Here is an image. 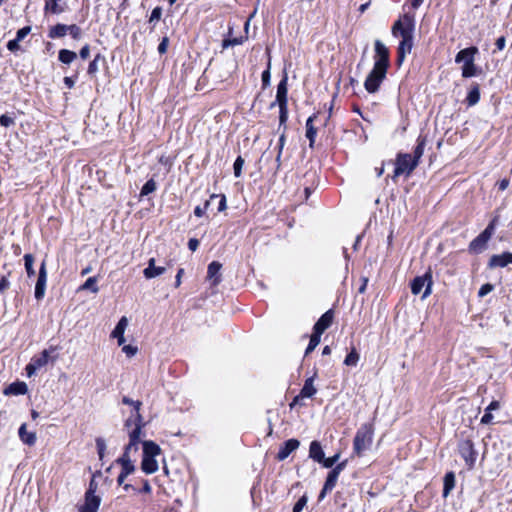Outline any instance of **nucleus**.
I'll use <instances>...</instances> for the list:
<instances>
[{
	"mask_svg": "<svg viewBox=\"0 0 512 512\" xmlns=\"http://www.w3.org/2000/svg\"><path fill=\"white\" fill-rule=\"evenodd\" d=\"M128 324V318L126 316L121 317L111 333V337L117 339L119 346H122L125 343L124 333L128 327Z\"/></svg>",
	"mask_w": 512,
	"mask_h": 512,
	"instance_id": "obj_13",
	"label": "nucleus"
},
{
	"mask_svg": "<svg viewBox=\"0 0 512 512\" xmlns=\"http://www.w3.org/2000/svg\"><path fill=\"white\" fill-rule=\"evenodd\" d=\"M477 53L478 49L476 47L465 48L457 53L455 62L462 64L461 71L464 78L474 77L479 74L480 71L474 63Z\"/></svg>",
	"mask_w": 512,
	"mask_h": 512,
	"instance_id": "obj_5",
	"label": "nucleus"
},
{
	"mask_svg": "<svg viewBox=\"0 0 512 512\" xmlns=\"http://www.w3.org/2000/svg\"><path fill=\"white\" fill-rule=\"evenodd\" d=\"M98 279L96 277H89L79 288L78 291L90 290L92 293H97L99 288L97 286Z\"/></svg>",
	"mask_w": 512,
	"mask_h": 512,
	"instance_id": "obj_34",
	"label": "nucleus"
},
{
	"mask_svg": "<svg viewBox=\"0 0 512 512\" xmlns=\"http://www.w3.org/2000/svg\"><path fill=\"white\" fill-rule=\"evenodd\" d=\"M309 457L314 461L322 464L325 454L318 441H312L309 448Z\"/></svg>",
	"mask_w": 512,
	"mask_h": 512,
	"instance_id": "obj_20",
	"label": "nucleus"
},
{
	"mask_svg": "<svg viewBox=\"0 0 512 512\" xmlns=\"http://www.w3.org/2000/svg\"><path fill=\"white\" fill-rule=\"evenodd\" d=\"M154 258L149 259L148 266L144 269L143 274L146 279H152L162 275L166 269L162 266H156Z\"/></svg>",
	"mask_w": 512,
	"mask_h": 512,
	"instance_id": "obj_17",
	"label": "nucleus"
},
{
	"mask_svg": "<svg viewBox=\"0 0 512 512\" xmlns=\"http://www.w3.org/2000/svg\"><path fill=\"white\" fill-rule=\"evenodd\" d=\"M19 40H17L16 38L13 39V40H10L7 44V48L11 51V52H16L20 49V46H19Z\"/></svg>",
	"mask_w": 512,
	"mask_h": 512,
	"instance_id": "obj_55",
	"label": "nucleus"
},
{
	"mask_svg": "<svg viewBox=\"0 0 512 512\" xmlns=\"http://www.w3.org/2000/svg\"><path fill=\"white\" fill-rule=\"evenodd\" d=\"M58 58L60 62L64 64H70L77 58V54L74 51L68 49H61L59 51Z\"/></svg>",
	"mask_w": 512,
	"mask_h": 512,
	"instance_id": "obj_32",
	"label": "nucleus"
},
{
	"mask_svg": "<svg viewBox=\"0 0 512 512\" xmlns=\"http://www.w3.org/2000/svg\"><path fill=\"white\" fill-rule=\"evenodd\" d=\"M315 118H316V115H313V116H310L306 121V137L310 141V147L313 146V143H314V140H315V137L317 134V130L313 125V121Z\"/></svg>",
	"mask_w": 512,
	"mask_h": 512,
	"instance_id": "obj_28",
	"label": "nucleus"
},
{
	"mask_svg": "<svg viewBox=\"0 0 512 512\" xmlns=\"http://www.w3.org/2000/svg\"><path fill=\"white\" fill-rule=\"evenodd\" d=\"M221 267V264L216 261L211 262L208 266V278L212 281L213 285H217L220 282Z\"/></svg>",
	"mask_w": 512,
	"mask_h": 512,
	"instance_id": "obj_24",
	"label": "nucleus"
},
{
	"mask_svg": "<svg viewBox=\"0 0 512 512\" xmlns=\"http://www.w3.org/2000/svg\"><path fill=\"white\" fill-rule=\"evenodd\" d=\"M287 77L285 76L277 86L276 101L279 108H283L287 105Z\"/></svg>",
	"mask_w": 512,
	"mask_h": 512,
	"instance_id": "obj_18",
	"label": "nucleus"
},
{
	"mask_svg": "<svg viewBox=\"0 0 512 512\" xmlns=\"http://www.w3.org/2000/svg\"><path fill=\"white\" fill-rule=\"evenodd\" d=\"M24 262H25L24 265H25V269H26L27 275L29 277L35 275L34 257L31 254H26L24 256Z\"/></svg>",
	"mask_w": 512,
	"mask_h": 512,
	"instance_id": "obj_37",
	"label": "nucleus"
},
{
	"mask_svg": "<svg viewBox=\"0 0 512 512\" xmlns=\"http://www.w3.org/2000/svg\"><path fill=\"white\" fill-rule=\"evenodd\" d=\"M455 487V475L453 472H448L444 476V489L443 496L447 497Z\"/></svg>",
	"mask_w": 512,
	"mask_h": 512,
	"instance_id": "obj_29",
	"label": "nucleus"
},
{
	"mask_svg": "<svg viewBox=\"0 0 512 512\" xmlns=\"http://www.w3.org/2000/svg\"><path fill=\"white\" fill-rule=\"evenodd\" d=\"M19 438L24 444L29 446L34 445L37 439L35 432L27 431V425L25 423L19 428Z\"/></svg>",
	"mask_w": 512,
	"mask_h": 512,
	"instance_id": "obj_21",
	"label": "nucleus"
},
{
	"mask_svg": "<svg viewBox=\"0 0 512 512\" xmlns=\"http://www.w3.org/2000/svg\"><path fill=\"white\" fill-rule=\"evenodd\" d=\"M461 455L469 469H472L476 461V453L473 450L472 445L467 444L465 447H463L461 450Z\"/></svg>",
	"mask_w": 512,
	"mask_h": 512,
	"instance_id": "obj_23",
	"label": "nucleus"
},
{
	"mask_svg": "<svg viewBox=\"0 0 512 512\" xmlns=\"http://www.w3.org/2000/svg\"><path fill=\"white\" fill-rule=\"evenodd\" d=\"M157 188L156 182L153 179L148 180L142 187L140 196H146L154 192Z\"/></svg>",
	"mask_w": 512,
	"mask_h": 512,
	"instance_id": "obj_38",
	"label": "nucleus"
},
{
	"mask_svg": "<svg viewBox=\"0 0 512 512\" xmlns=\"http://www.w3.org/2000/svg\"><path fill=\"white\" fill-rule=\"evenodd\" d=\"M284 144H285V135L282 134L279 138V147H278V155L276 157V161L277 162H280V157H281V153H282V150H283V147H284Z\"/></svg>",
	"mask_w": 512,
	"mask_h": 512,
	"instance_id": "obj_58",
	"label": "nucleus"
},
{
	"mask_svg": "<svg viewBox=\"0 0 512 512\" xmlns=\"http://www.w3.org/2000/svg\"><path fill=\"white\" fill-rule=\"evenodd\" d=\"M210 205V201H206L204 206L201 207V206H197L195 209H194V214L197 216V217H202L205 212L207 211L208 207Z\"/></svg>",
	"mask_w": 512,
	"mask_h": 512,
	"instance_id": "obj_52",
	"label": "nucleus"
},
{
	"mask_svg": "<svg viewBox=\"0 0 512 512\" xmlns=\"http://www.w3.org/2000/svg\"><path fill=\"white\" fill-rule=\"evenodd\" d=\"M317 392L316 387L314 386V377H310L305 380V383L300 391V395L303 398H311Z\"/></svg>",
	"mask_w": 512,
	"mask_h": 512,
	"instance_id": "obj_25",
	"label": "nucleus"
},
{
	"mask_svg": "<svg viewBox=\"0 0 512 512\" xmlns=\"http://www.w3.org/2000/svg\"><path fill=\"white\" fill-rule=\"evenodd\" d=\"M90 55V47L89 45H85L80 50V57L82 59H87Z\"/></svg>",
	"mask_w": 512,
	"mask_h": 512,
	"instance_id": "obj_62",
	"label": "nucleus"
},
{
	"mask_svg": "<svg viewBox=\"0 0 512 512\" xmlns=\"http://www.w3.org/2000/svg\"><path fill=\"white\" fill-rule=\"evenodd\" d=\"M493 232H494V223H490L486 229L481 232L479 235L486 240V242H488L490 240V238L492 237L493 235Z\"/></svg>",
	"mask_w": 512,
	"mask_h": 512,
	"instance_id": "obj_45",
	"label": "nucleus"
},
{
	"mask_svg": "<svg viewBox=\"0 0 512 512\" xmlns=\"http://www.w3.org/2000/svg\"><path fill=\"white\" fill-rule=\"evenodd\" d=\"M373 440V429L369 424H364L357 431L354 441H353V452L357 456H362V454L369 449Z\"/></svg>",
	"mask_w": 512,
	"mask_h": 512,
	"instance_id": "obj_6",
	"label": "nucleus"
},
{
	"mask_svg": "<svg viewBox=\"0 0 512 512\" xmlns=\"http://www.w3.org/2000/svg\"><path fill=\"white\" fill-rule=\"evenodd\" d=\"M168 44H169V40L167 37H164L162 39V41L160 42V44L158 45V52L160 54H164L167 52V49H168Z\"/></svg>",
	"mask_w": 512,
	"mask_h": 512,
	"instance_id": "obj_54",
	"label": "nucleus"
},
{
	"mask_svg": "<svg viewBox=\"0 0 512 512\" xmlns=\"http://www.w3.org/2000/svg\"><path fill=\"white\" fill-rule=\"evenodd\" d=\"M300 445V442L296 439L287 440L283 447L280 448L277 459L282 461L285 460L293 451H295Z\"/></svg>",
	"mask_w": 512,
	"mask_h": 512,
	"instance_id": "obj_16",
	"label": "nucleus"
},
{
	"mask_svg": "<svg viewBox=\"0 0 512 512\" xmlns=\"http://www.w3.org/2000/svg\"><path fill=\"white\" fill-rule=\"evenodd\" d=\"M243 165H244V159L241 156L237 157V159L234 162V166H233L235 177L241 176Z\"/></svg>",
	"mask_w": 512,
	"mask_h": 512,
	"instance_id": "obj_42",
	"label": "nucleus"
},
{
	"mask_svg": "<svg viewBox=\"0 0 512 512\" xmlns=\"http://www.w3.org/2000/svg\"><path fill=\"white\" fill-rule=\"evenodd\" d=\"M333 312L328 310L325 312L320 319L314 325V332L322 335V333L332 324Z\"/></svg>",
	"mask_w": 512,
	"mask_h": 512,
	"instance_id": "obj_15",
	"label": "nucleus"
},
{
	"mask_svg": "<svg viewBox=\"0 0 512 512\" xmlns=\"http://www.w3.org/2000/svg\"><path fill=\"white\" fill-rule=\"evenodd\" d=\"M347 466V460H344L338 463L331 471L336 472L338 475L345 469Z\"/></svg>",
	"mask_w": 512,
	"mask_h": 512,
	"instance_id": "obj_61",
	"label": "nucleus"
},
{
	"mask_svg": "<svg viewBox=\"0 0 512 512\" xmlns=\"http://www.w3.org/2000/svg\"><path fill=\"white\" fill-rule=\"evenodd\" d=\"M199 246V241L196 238H191L188 242V247L191 251H196Z\"/></svg>",
	"mask_w": 512,
	"mask_h": 512,
	"instance_id": "obj_63",
	"label": "nucleus"
},
{
	"mask_svg": "<svg viewBox=\"0 0 512 512\" xmlns=\"http://www.w3.org/2000/svg\"><path fill=\"white\" fill-rule=\"evenodd\" d=\"M320 338H321V335L313 332V334L310 337V341H309L308 347L305 352L306 354H309L318 346V344L320 343Z\"/></svg>",
	"mask_w": 512,
	"mask_h": 512,
	"instance_id": "obj_39",
	"label": "nucleus"
},
{
	"mask_svg": "<svg viewBox=\"0 0 512 512\" xmlns=\"http://www.w3.org/2000/svg\"><path fill=\"white\" fill-rule=\"evenodd\" d=\"M62 0H46L45 11L53 14H60L64 11V8L60 6Z\"/></svg>",
	"mask_w": 512,
	"mask_h": 512,
	"instance_id": "obj_33",
	"label": "nucleus"
},
{
	"mask_svg": "<svg viewBox=\"0 0 512 512\" xmlns=\"http://www.w3.org/2000/svg\"><path fill=\"white\" fill-rule=\"evenodd\" d=\"M39 368L36 367V365L31 361L27 366H26V372H27V375L28 377H31L32 375L35 374L36 370H38Z\"/></svg>",
	"mask_w": 512,
	"mask_h": 512,
	"instance_id": "obj_60",
	"label": "nucleus"
},
{
	"mask_svg": "<svg viewBox=\"0 0 512 512\" xmlns=\"http://www.w3.org/2000/svg\"><path fill=\"white\" fill-rule=\"evenodd\" d=\"M162 11L161 8L156 7L153 9L151 16H150V22L158 21L161 17Z\"/></svg>",
	"mask_w": 512,
	"mask_h": 512,
	"instance_id": "obj_56",
	"label": "nucleus"
},
{
	"mask_svg": "<svg viewBox=\"0 0 512 512\" xmlns=\"http://www.w3.org/2000/svg\"><path fill=\"white\" fill-rule=\"evenodd\" d=\"M161 454V448L153 441L143 442V454L141 460V470L145 474H153L158 471L159 464L156 457Z\"/></svg>",
	"mask_w": 512,
	"mask_h": 512,
	"instance_id": "obj_4",
	"label": "nucleus"
},
{
	"mask_svg": "<svg viewBox=\"0 0 512 512\" xmlns=\"http://www.w3.org/2000/svg\"><path fill=\"white\" fill-rule=\"evenodd\" d=\"M51 351H54V349H45L40 356L33 358L31 361L40 369L49 363Z\"/></svg>",
	"mask_w": 512,
	"mask_h": 512,
	"instance_id": "obj_30",
	"label": "nucleus"
},
{
	"mask_svg": "<svg viewBox=\"0 0 512 512\" xmlns=\"http://www.w3.org/2000/svg\"><path fill=\"white\" fill-rule=\"evenodd\" d=\"M246 37H239V38H232V39H225L223 41V47L227 48L229 46H236L240 45L245 41Z\"/></svg>",
	"mask_w": 512,
	"mask_h": 512,
	"instance_id": "obj_43",
	"label": "nucleus"
},
{
	"mask_svg": "<svg viewBox=\"0 0 512 512\" xmlns=\"http://www.w3.org/2000/svg\"><path fill=\"white\" fill-rule=\"evenodd\" d=\"M509 264H512V253L510 252L492 255L488 263L490 268H504Z\"/></svg>",
	"mask_w": 512,
	"mask_h": 512,
	"instance_id": "obj_12",
	"label": "nucleus"
},
{
	"mask_svg": "<svg viewBox=\"0 0 512 512\" xmlns=\"http://www.w3.org/2000/svg\"><path fill=\"white\" fill-rule=\"evenodd\" d=\"M141 442V437H137L136 435H131L129 437V442L125 446L124 452L121 457L116 460V463L121 466V471L117 477L118 485H122L125 482V479L135 472L136 467L134 462L131 459V452H137L138 444Z\"/></svg>",
	"mask_w": 512,
	"mask_h": 512,
	"instance_id": "obj_2",
	"label": "nucleus"
},
{
	"mask_svg": "<svg viewBox=\"0 0 512 512\" xmlns=\"http://www.w3.org/2000/svg\"><path fill=\"white\" fill-rule=\"evenodd\" d=\"M432 284V273L429 270L424 275L414 278L411 283V292L418 295L425 288L422 299H426L432 293Z\"/></svg>",
	"mask_w": 512,
	"mask_h": 512,
	"instance_id": "obj_8",
	"label": "nucleus"
},
{
	"mask_svg": "<svg viewBox=\"0 0 512 512\" xmlns=\"http://www.w3.org/2000/svg\"><path fill=\"white\" fill-rule=\"evenodd\" d=\"M417 165V160H413L412 155L399 154L395 163L394 177H398L400 175L409 176Z\"/></svg>",
	"mask_w": 512,
	"mask_h": 512,
	"instance_id": "obj_9",
	"label": "nucleus"
},
{
	"mask_svg": "<svg viewBox=\"0 0 512 512\" xmlns=\"http://www.w3.org/2000/svg\"><path fill=\"white\" fill-rule=\"evenodd\" d=\"M495 44L498 50H503L506 44V40L504 37H499Z\"/></svg>",
	"mask_w": 512,
	"mask_h": 512,
	"instance_id": "obj_64",
	"label": "nucleus"
},
{
	"mask_svg": "<svg viewBox=\"0 0 512 512\" xmlns=\"http://www.w3.org/2000/svg\"><path fill=\"white\" fill-rule=\"evenodd\" d=\"M0 124L4 127H9L14 124V119L6 114L0 116Z\"/></svg>",
	"mask_w": 512,
	"mask_h": 512,
	"instance_id": "obj_51",
	"label": "nucleus"
},
{
	"mask_svg": "<svg viewBox=\"0 0 512 512\" xmlns=\"http://www.w3.org/2000/svg\"><path fill=\"white\" fill-rule=\"evenodd\" d=\"M122 402L126 405L131 406L130 415L126 419L124 424V427L128 433V437H131V435L141 437L142 428L144 427V419L140 412L142 402L139 400L130 399L128 397H123Z\"/></svg>",
	"mask_w": 512,
	"mask_h": 512,
	"instance_id": "obj_3",
	"label": "nucleus"
},
{
	"mask_svg": "<svg viewBox=\"0 0 512 512\" xmlns=\"http://www.w3.org/2000/svg\"><path fill=\"white\" fill-rule=\"evenodd\" d=\"M389 65V50L380 40L375 41V63L365 79L364 87L369 93L378 91L386 77Z\"/></svg>",
	"mask_w": 512,
	"mask_h": 512,
	"instance_id": "obj_1",
	"label": "nucleus"
},
{
	"mask_svg": "<svg viewBox=\"0 0 512 512\" xmlns=\"http://www.w3.org/2000/svg\"><path fill=\"white\" fill-rule=\"evenodd\" d=\"M359 360H360V355L356 351V349L353 348L351 350V352L346 356V358L344 360V364L346 366L355 367V366H357Z\"/></svg>",
	"mask_w": 512,
	"mask_h": 512,
	"instance_id": "obj_36",
	"label": "nucleus"
},
{
	"mask_svg": "<svg viewBox=\"0 0 512 512\" xmlns=\"http://www.w3.org/2000/svg\"><path fill=\"white\" fill-rule=\"evenodd\" d=\"M494 289L492 284L486 283L482 285L479 289L478 295L479 297H484L489 294Z\"/></svg>",
	"mask_w": 512,
	"mask_h": 512,
	"instance_id": "obj_50",
	"label": "nucleus"
},
{
	"mask_svg": "<svg viewBox=\"0 0 512 512\" xmlns=\"http://www.w3.org/2000/svg\"><path fill=\"white\" fill-rule=\"evenodd\" d=\"M216 198H219V205H218V211L219 212H222L224 211L226 208H227V203H226V197L225 195H217V194H213L211 195L210 197V200H213V199H216Z\"/></svg>",
	"mask_w": 512,
	"mask_h": 512,
	"instance_id": "obj_44",
	"label": "nucleus"
},
{
	"mask_svg": "<svg viewBox=\"0 0 512 512\" xmlns=\"http://www.w3.org/2000/svg\"><path fill=\"white\" fill-rule=\"evenodd\" d=\"M414 16L404 14L400 19L394 22L391 32L394 37L413 38Z\"/></svg>",
	"mask_w": 512,
	"mask_h": 512,
	"instance_id": "obj_7",
	"label": "nucleus"
},
{
	"mask_svg": "<svg viewBox=\"0 0 512 512\" xmlns=\"http://www.w3.org/2000/svg\"><path fill=\"white\" fill-rule=\"evenodd\" d=\"M101 503V497L95 494L92 484L85 493L84 504L79 507V512H97Z\"/></svg>",
	"mask_w": 512,
	"mask_h": 512,
	"instance_id": "obj_10",
	"label": "nucleus"
},
{
	"mask_svg": "<svg viewBox=\"0 0 512 512\" xmlns=\"http://www.w3.org/2000/svg\"><path fill=\"white\" fill-rule=\"evenodd\" d=\"M307 497L302 496L294 505L293 512H301L307 504Z\"/></svg>",
	"mask_w": 512,
	"mask_h": 512,
	"instance_id": "obj_48",
	"label": "nucleus"
},
{
	"mask_svg": "<svg viewBox=\"0 0 512 512\" xmlns=\"http://www.w3.org/2000/svg\"><path fill=\"white\" fill-rule=\"evenodd\" d=\"M480 100V89L477 84L471 86V88L468 91L466 102L468 106H474L476 105Z\"/></svg>",
	"mask_w": 512,
	"mask_h": 512,
	"instance_id": "obj_26",
	"label": "nucleus"
},
{
	"mask_svg": "<svg viewBox=\"0 0 512 512\" xmlns=\"http://www.w3.org/2000/svg\"><path fill=\"white\" fill-rule=\"evenodd\" d=\"M100 58V55H97L93 61L90 62L88 66V73L89 74H95L98 71V59Z\"/></svg>",
	"mask_w": 512,
	"mask_h": 512,
	"instance_id": "obj_53",
	"label": "nucleus"
},
{
	"mask_svg": "<svg viewBox=\"0 0 512 512\" xmlns=\"http://www.w3.org/2000/svg\"><path fill=\"white\" fill-rule=\"evenodd\" d=\"M340 459V453H336L335 455L324 458L322 465L325 468H332L334 464Z\"/></svg>",
	"mask_w": 512,
	"mask_h": 512,
	"instance_id": "obj_41",
	"label": "nucleus"
},
{
	"mask_svg": "<svg viewBox=\"0 0 512 512\" xmlns=\"http://www.w3.org/2000/svg\"><path fill=\"white\" fill-rule=\"evenodd\" d=\"M31 31L30 26H25L17 31L16 39L22 41Z\"/></svg>",
	"mask_w": 512,
	"mask_h": 512,
	"instance_id": "obj_49",
	"label": "nucleus"
},
{
	"mask_svg": "<svg viewBox=\"0 0 512 512\" xmlns=\"http://www.w3.org/2000/svg\"><path fill=\"white\" fill-rule=\"evenodd\" d=\"M425 147V141L419 140L417 146L414 149V155L412 156L413 160H417V164L419 163L420 158L423 156Z\"/></svg>",
	"mask_w": 512,
	"mask_h": 512,
	"instance_id": "obj_40",
	"label": "nucleus"
},
{
	"mask_svg": "<svg viewBox=\"0 0 512 512\" xmlns=\"http://www.w3.org/2000/svg\"><path fill=\"white\" fill-rule=\"evenodd\" d=\"M122 351L126 354L127 357L131 358V357H134L137 352H138V348L136 346H133V345H122Z\"/></svg>",
	"mask_w": 512,
	"mask_h": 512,
	"instance_id": "obj_46",
	"label": "nucleus"
},
{
	"mask_svg": "<svg viewBox=\"0 0 512 512\" xmlns=\"http://www.w3.org/2000/svg\"><path fill=\"white\" fill-rule=\"evenodd\" d=\"M262 82L265 86L270 83V62L268 68L262 73Z\"/></svg>",
	"mask_w": 512,
	"mask_h": 512,
	"instance_id": "obj_57",
	"label": "nucleus"
},
{
	"mask_svg": "<svg viewBox=\"0 0 512 512\" xmlns=\"http://www.w3.org/2000/svg\"><path fill=\"white\" fill-rule=\"evenodd\" d=\"M9 285H10V283H9V281H8L7 276H5V275H4V276H2V277L0 278V292L2 293V292H4L6 289H8Z\"/></svg>",
	"mask_w": 512,
	"mask_h": 512,
	"instance_id": "obj_59",
	"label": "nucleus"
},
{
	"mask_svg": "<svg viewBox=\"0 0 512 512\" xmlns=\"http://www.w3.org/2000/svg\"><path fill=\"white\" fill-rule=\"evenodd\" d=\"M339 475L336 472L330 471L324 483L323 489L319 495V499L322 500L326 494L333 490L338 481Z\"/></svg>",
	"mask_w": 512,
	"mask_h": 512,
	"instance_id": "obj_19",
	"label": "nucleus"
},
{
	"mask_svg": "<svg viewBox=\"0 0 512 512\" xmlns=\"http://www.w3.org/2000/svg\"><path fill=\"white\" fill-rule=\"evenodd\" d=\"M413 47V38L401 39L398 47V64L401 65L406 56L411 53Z\"/></svg>",
	"mask_w": 512,
	"mask_h": 512,
	"instance_id": "obj_14",
	"label": "nucleus"
},
{
	"mask_svg": "<svg viewBox=\"0 0 512 512\" xmlns=\"http://www.w3.org/2000/svg\"><path fill=\"white\" fill-rule=\"evenodd\" d=\"M486 240L483 239L480 235H478L471 243L470 250L476 253L482 252L486 247Z\"/></svg>",
	"mask_w": 512,
	"mask_h": 512,
	"instance_id": "obj_35",
	"label": "nucleus"
},
{
	"mask_svg": "<svg viewBox=\"0 0 512 512\" xmlns=\"http://www.w3.org/2000/svg\"><path fill=\"white\" fill-rule=\"evenodd\" d=\"M499 407L500 404L498 401H492L485 409V414L482 416L480 422L485 425L490 424L493 420L492 411L499 409Z\"/></svg>",
	"mask_w": 512,
	"mask_h": 512,
	"instance_id": "obj_27",
	"label": "nucleus"
},
{
	"mask_svg": "<svg viewBox=\"0 0 512 512\" xmlns=\"http://www.w3.org/2000/svg\"><path fill=\"white\" fill-rule=\"evenodd\" d=\"M46 283H47V271L45 262L41 264L38 279L35 285V298L37 300L43 299L46 291Z\"/></svg>",
	"mask_w": 512,
	"mask_h": 512,
	"instance_id": "obj_11",
	"label": "nucleus"
},
{
	"mask_svg": "<svg viewBox=\"0 0 512 512\" xmlns=\"http://www.w3.org/2000/svg\"><path fill=\"white\" fill-rule=\"evenodd\" d=\"M68 33L76 40L81 37V29L75 24L68 26Z\"/></svg>",
	"mask_w": 512,
	"mask_h": 512,
	"instance_id": "obj_47",
	"label": "nucleus"
},
{
	"mask_svg": "<svg viewBox=\"0 0 512 512\" xmlns=\"http://www.w3.org/2000/svg\"><path fill=\"white\" fill-rule=\"evenodd\" d=\"M28 391L27 384L24 382H14L10 384L5 390L6 395H24Z\"/></svg>",
	"mask_w": 512,
	"mask_h": 512,
	"instance_id": "obj_22",
	"label": "nucleus"
},
{
	"mask_svg": "<svg viewBox=\"0 0 512 512\" xmlns=\"http://www.w3.org/2000/svg\"><path fill=\"white\" fill-rule=\"evenodd\" d=\"M67 33H68V25L57 24L50 28L49 37L52 39L61 38V37H64Z\"/></svg>",
	"mask_w": 512,
	"mask_h": 512,
	"instance_id": "obj_31",
	"label": "nucleus"
}]
</instances>
